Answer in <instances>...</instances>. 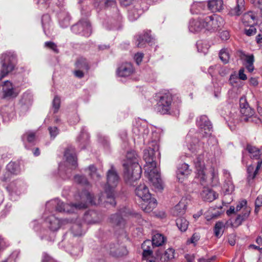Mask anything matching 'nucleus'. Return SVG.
Instances as JSON below:
<instances>
[{
  "label": "nucleus",
  "mask_w": 262,
  "mask_h": 262,
  "mask_svg": "<svg viewBox=\"0 0 262 262\" xmlns=\"http://www.w3.org/2000/svg\"><path fill=\"white\" fill-rule=\"evenodd\" d=\"M80 198L82 202L80 203L76 204H63L58 199L52 200L48 202L46 204V211L44 214L46 223L48 224L49 228L52 231H57L59 229L62 224L68 223L69 222L68 219H64L61 222L54 215H51L47 216V211L52 212L55 210L58 212H63L67 213H73L75 210L87 208L88 204L96 205V203L93 200V196L89 192L84 191L81 195Z\"/></svg>",
  "instance_id": "nucleus-1"
},
{
  "label": "nucleus",
  "mask_w": 262,
  "mask_h": 262,
  "mask_svg": "<svg viewBox=\"0 0 262 262\" xmlns=\"http://www.w3.org/2000/svg\"><path fill=\"white\" fill-rule=\"evenodd\" d=\"M196 170V177L202 185L215 186L219 184L218 171L214 168H210L206 173L205 169L203 156L200 155L194 161Z\"/></svg>",
  "instance_id": "nucleus-2"
},
{
  "label": "nucleus",
  "mask_w": 262,
  "mask_h": 262,
  "mask_svg": "<svg viewBox=\"0 0 262 262\" xmlns=\"http://www.w3.org/2000/svg\"><path fill=\"white\" fill-rule=\"evenodd\" d=\"M106 182L104 186V192L99 198L100 202L108 203L114 206L115 188L120 180L119 176L114 166L111 165V168L106 172Z\"/></svg>",
  "instance_id": "nucleus-3"
},
{
  "label": "nucleus",
  "mask_w": 262,
  "mask_h": 262,
  "mask_svg": "<svg viewBox=\"0 0 262 262\" xmlns=\"http://www.w3.org/2000/svg\"><path fill=\"white\" fill-rule=\"evenodd\" d=\"M123 165L124 168V179L126 182L131 184L140 178L142 169L138 164V156L135 151L127 152Z\"/></svg>",
  "instance_id": "nucleus-4"
},
{
  "label": "nucleus",
  "mask_w": 262,
  "mask_h": 262,
  "mask_svg": "<svg viewBox=\"0 0 262 262\" xmlns=\"http://www.w3.org/2000/svg\"><path fill=\"white\" fill-rule=\"evenodd\" d=\"M135 192L136 195L144 202L142 208L145 212H150L156 207V200L151 198L148 187L144 183L138 185L136 188Z\"/></svg>",
  "instance_id": "nucleus-5"
},
{
  "label": "nucleus",
  "mask_w": 262,
  "mask_h": 262,
  "mask_svg": "<svg viewBox=\"0 0 262 262\" xmlns=\"http://www.w3.org/2000/svg\"><path fill=\"white\" fill-rule=\"evenodd\" d=\"M157 102L156 108L161 114H166L170 112L173 100L172 94L167 90L161 91L155 95Z\"/></svg>",
  "instance_id": "nucleus-6"
},
{
  "label": "nucleus",
  "mask_w": 262,
  "mask_h": 262,
  "mask_svg": "<svg viewBox=\"0 0 262 262\" xmlns=\"http://www.w3.org/2000/svg\"><path fill=\"white\" fill-rule=\"evenodd\" d=\"M16 62V55L12 52H6L2 54L0 57L1 69L0 81L12 71Z\"/></svg>",
  "instance_id": "nucleus-7"
},
{
  "label": "nucleus",
  "mask_w": 262,
  "mask_h": 262,
  "mask_svg": "<svg viewBox=\"0 0 262 262\" xmlns=\"http://www.w3.org/2000/svg\"><path fill=\"white\" fill-rule=\"evenodd\" d=\"M144 168L145 173L152 185L159 189H162V180L155 160L146 162Z\"/></svg>",
  "instance_id": "nucleus-8"
},
{
  "label": "nucleus",
  "mask_w": 262,
  "mask_h": 262,
  "mask_svg": "<svg viewBox=\"0 0 262 262\" xmlns=\"http://www.w3.org/2000/svg\"><path fill=\"white\" fill-rule=\"evenodd\" d=\"M132 216L141 220V215L138 213L133 212L129 208L124 207L122 208L119 213L113 214L110 217L111 222L116 226L124 227L125 224V221L123 216Z\"/></svg>",
  "instance_id": "nucleus-9"
},
{
  "label": "nucleus",
  "mask_w": 262,
  "mask_h": 262,
  "mask_svg": "<svg viewBox=\"0 0 262 262\" xmlns=\"http://www.w3.org/2000/svg\"><path fill=\"white\" fill-rule=\"evenodd\" d=\"M224 24L223 18L217 15H213L204 18L205 30L211 32L218 31Z\"/></svg>",
  "instance_id": "nucleus-10"
},
{
  "label": "nucleus",
  "mask_w": 262,
  "mask_h": 262,
  "mask_svg": "<svg viewBox=\"0 0 262 262\" xmlns=\"http://www.w3.org/2000/svg\"><path fill=\"white\" fill-rule=\"evenodd\" d=\"M0 88L1 98L4 99L15 98L20 91V88L15 83H2Z\"/></svg>",
  "instance_id": "nucleus-11"
},
{
  "label": "nucleus",
  "mask_w": 262,
  "mask_h": 262,
  "mask_svg": "<svg viewBox=\"0 0 262 262\" xmlns=\"http://www.w3.org/2000/svg\"><path fill=\"white\" fill-rule=\"evenodd\" d=\"M196 125L199 128L200 134L203 137L211 135L212 125L206 115H201L196 120Z\"/></svg>",
  "instance_id": "nucleus-12"
},
{
  "label": "nucleus",
  "mask_w": 262,
  "mask_h": 262,
  "mask_svg": "<svg viewBox=\"0 0 262 262\" xmlns=\"http://www.w3.org/2000/svg\"><path fill=\"white\" fill-rule=\"evenodd\" d=\"M71 30L75 34H79L86 37L89 36L92 33L90 24L86 19L80 20L72 27Z\"/></svg>",
  "instance_id": "nucleus-13"
},
{
  "label": "nucleus",
  "mask_w": 262,
  "mask_h": 262,
  "mask_svg": "<svg viewBox=\"0 0 262 262\" xmlns=\"http://www.w3.org/2000/svg\"><path fill=\"white\" fill-rule=\"evenodd\" d=\"M240 112L243 120L249 121V117L254 115V110L250 107L245 97L239 100Z\"/></svg>",
  "instance_id": "nucleus-14"
},
{
  "label": "nucleus",
  "mask_w": 262,
  "mask_h": 262,
  "mask_svg": "<svg viewBox=\"0 0 262 262\" xmlns=\"http://www.w3.org/2000/svg\"><path fill=\"white\" fill-rule=\"evenodd\" d=\"M135 72V69L130 62L122 63L116 70V74L119 77H126L129 76Z\"/></svg>",
  "instance_id": "nucleus-15"
},
{
  "label": "nucleus",
  "mask_w": 262,
  "mask_h": 262,
  "mask_svg": "<svg viewBox=\"0 0 262 262\" xmlns=\"http://www.w3.org/2000/svg\"><path fill=\"white\" fill-rule=\"evenodd\" d=\"M151 146L152 147L149 146L144 151L143 158L145 162L149 163L150 161L155 160V154L158 152L159 147L156 142H153Z\"/></svg>",
  "instance_id": "nucleus-16"
},
{
  "label": "nucleus",
  "mask_w": 262,
  "mask_h": 262,
  "mask_svg": "<svg viewBox=\"0 0 262 262\" xmlns=\"http://www.w3.org/2000/svg\"><path fill=\"white\" fill-rule=\"evenodd\" d=\"M205 29L204 18L199 17L191 19L189 21V30L192 32H199Z\"/></svg>",
  "instance_id": "nucleus-17"
},
{
  "label": "nucleus",
  "mask_w": 262,
  "mask_h": 262,
  "mask_svg": "<svg viewBox=\"0 0 262 262\" xmlns=\"http://www.w3.org/2000/svg\"><path fill=\"white\" fill-rule=\"evenodd\" d=\"M189 201L186 198H182L179 203L172 209V213L174 216H181L185 214Z\"/></svg>",
  "instance_id": "nucleus-18"
},
{
  "label": "nucleus",
  "mask_w": 262,
  "mask_h": 262,
  "mask_svg": "<svg viewBox=\"0 0 262 262\" xmlns=\"http://www.w3.org/2000/svg\"><path fill=\"white\" fill-rule=\"evenodd\" d=\"M190 170L189 166L186 163L180 164L177 171V178L178 181L182 183L184 179L190 174Z\"/></svg>",
  "instance_id": "nucleus-19"
},
{
  "label": "nucleus",
  "mask_w": 262,
  "mask_h": 262,
  "mask_svg": "<svg viewBox=\"0 0 262 262\" xmlns=\"http://www.w3.org/2000/svg\"><path fill=\"white\" fill-rule=\"evenodd\" d=\"M241 59L243 61V65L249 72L252 73L254 70V62L255 61L253 54H242Z\"/></svg>",
  "instance_id": "nucleus-20"
},
{
  "label": "nucleus",
  "mask_w": 262,
  "mask_h": 262,
  "mask_svg": "<svg viewBox=\"0 0 262 262\" xmlns=\"http://www.w3.org/2000/svg\"><path fill=\"white\" fill-rule=\"evenodd\" d=\"M64 157L67 162L71 166V170L75 169L77 166V158L72 148H67L64 152Z\"/></svg>",
  "instance_id": "nucleus-21"
},
{
  "label": "nucleus",
  "mask_w": 262,
  "mask_h": 262,
  "mask_svg": "<svg viewBox=\"0 0 262 262\" xmlns=\"http://www.w3.org/2000/svg\"><path fill=\"white\" fill-rule=\"evenodd\" d=\"M186 142L188 143V148L192 152H198V151L200 149L201 145L199 143L198 139L195 138L191 139L190 135L188 134L186 136Z\"/></svg>",
  "instance_id": "nucleus-22"
},
{
  "label": "nucleus",
  "mask_w": 262,
  "mask_h": 262,
  "mask_svg": "<svg viewBox=\"0 0 262 262\" xmlns=\"http://www.w3.org/2000/svg\"><path fill=\"white\" fill-rule=\"evenodd\" d=\"M57 17L61 27L66 28L69 26L70 17L68 12L61 11L58 13Z\"/></svg>",
  "instance_id": "nucleus-23"
},
{
  "label": "nucleus",
  "mask_w": 262,
  "mask_h": 262,
  "mask_svg": "<svg viewBox=\"0 0 262 262\" xmlns=\"http://www.w3.org/2000/svg\"><path fill=\"white\" fill-rule=\"evenodd\" d=\"M203 199L208 202H212L218 197V194L213 190L205 187L201 193Z\"/></svg>",
  "instance_id": "nucleus-24"
},
{
  "label": "nucleus",
  "mask_w": 262,
  "mask_h": 262,
  "mask_svg": "<svg viewBox=\"0 0 262 262\" xmlns=\"http://www.w3.org/2000/svg\"><path fill=\"white\" fill-rule=\"evenodd\" d=\"M150 31L145 32L143 34L138 36L136 41V45L138 47H142L146 42H150L152 40L151 36L150 34Z\"/></svg>",
  "instance_id": "nucleus-25"
},
{
  "label": "nucleus",
  "mask_w": 262,
  "mask_h": 262,
  "mask_svg": "<svg viewBox=\"0 0 262 262\" xmlns=\"http://www.w3.org/2000/svg\"><path fill=\"white\" fill-rule=\"evenodd\" d=\"M208 7L213 12L220 11L223 9V2L222 0H209L208 2Z\"/></svg>",
  "instance_id": "nucleus-26"
},
{
  "label": "nucleus",
  "mask_w": 262,
  "mask_h": 262,
  "mask_svg": "<svg viewBox=\"0 0 262 262\" xmlns=\"http://www.w3.org/2000/svg\"><path fill=\"white\" fill-rule=\"evenodd\" d=\"M246 150L250 154L251 158L256 160H259L261 155V150L254 146L248 144L246 147Z\"/></svg>",
  "instance_id": "nucleus-27"
},
{
  "label": "nucleus",
  "mask_w": 262,
  "mask_h": 262,
  "mask_svg": "<svg viewBox=\"0 0 262 262\" xmlns=\"http://www.w3.org/2000/svg\"><path fill=\"white\" fill-rule=\"evenodd\" d=\"M155 245L152 244V242L150 240H146L143 242L142 245V248L143 249V256L146 257L152 254V249Z\"/></svg>",
  "instance_id": "nucleus-28"
},
{
  "label": "nucleus",
  "mask_w": 262,
  "mask_h": 262,
  "mask_svg": "<svg viewBox=\"0 0 262 262\" xmlns=\"http://www.w3.org/2000/svg\"><path fill=\"white\" fill-rule=\"evenodd\" d=\"M75 66L77 69L84 70L85 72H88L90 69L87 60L83 57H80L77 60Z\"/></svg>",
  "instance_id": "nucleus-29"
},
{
  "label": "nucleus",
  "mask_w": 262,
  "mask_h": 262,
  "mask_svg": "<svg viewBox=\"0 0 262 262\" xmlns=\"http://www.w3.org/2000/svg\"><path fill=\"white\" fill-rule=\"evenodd\" d=\"M256 17L252 12H249L244 14L243 22L245 25L251 26L254 24Z\"/></svg>",
  "instance_id": "nucleus-30"
},
{
  "label": "nucleus",
  "mask_w": 262,
  "mask_h": 262,
  "mask_svg": "<svg viewBox=\"0 0 262 262\" xmlns=\"http://www.w3.org/2000/svg\"><path fill=\"white\" fill-rule=\"evenodd\" d=\"M244 0H237L236 7L231 10V14L239 15L244 10Z\"/></svg>",
  "instance_id": "nucleus-31"
},
{
  "label": "nucleus",
  "mask_w": 262,
  "mask_h": 262,
  "mask_svg": "<svg viewBox=\"0 0 262 262\" xmlns=\"http://www.w3.org/2000/svg\"><path fill=\"white\" fill-rule=\"evenodd\" d=\"M225 227L224 222L218 221L216 223L214 227V233L216 237L219 238L222 235Z\"/></svg>",
  "instance_id": "nucleus-32"
},
{
  "label": "nucleus",
  "mask_w": 262,
  "mask_h": 262,
  "mask_svg": "<svg viewBox=\"0 0 262 262\" xmlns=\"http://www.w3.org/2000/svg\"><path fill=\"white\" fill-rule=\"evenodd\" d=\"M152 244L155 247L161 246L166 241V237L162 234H155L152 238Z\"/></svg>",
  "instance_id": "nucleus-33"
},
{
  "label": "nucleus",
  "mask_w": 262,
  "mask_h": 262,
  "mask_svg": "<svg viewBox=\"0 0 262 262\" xmlns=\"http://www.w3.org/2000/svg\"><path fill=\"white\" fill-rule=\"evenodd\" d=\"M176 224L182 232L185 231L188 226V222L184 217H179L176 220Z\"/></svg>",
  "instance_id": "nucleus-34"
},
{
  "label": "nucleus",
  "mask_w": 262,
  "mask_h": 262,
  "mask_svg": "<svg viewBox=\"0 0 262 262\" xmlns=\"http://www.w3.org/2000/svg\"><path fill=\"white\" fill-rule=\"evenodd\" d=\"M213 69L216 70L217 71V73L221 76L225 75L228 72V70L225 67H223L220 64H216L209 67L208 72L210 74H212L213 73L212 70Z\"/></svg>",
  "instance_id": "nucleus-35"
},
{
  "label": "nucleus",
  "mask_w": 262,
  "mask_h": 262,
  "mask_svg": "<svg viewBox=\"0 0 262 262\" xmlns=\"http://www.w3.org/2000/svg\"><path fill=\"white\" fill-rule=\"evenodd\" d=\"M174 250L172 248L167 249L164 253L161 256V260L163 261H167L174 258Z\"/></svg>",
  "instance_id": "nucleus-36"
},
{
  "label": "nucleus",
  "mask_w": 262,
  "mask_h": 262,
  "mask_svg": "<svg viewBox=\"0 0 262 262\" xmlns=\"http://www.w3.org/2000/svg\"><path fill=\"white\" fill-rule=\"evenodd\" d=\"M7 169L12 174H17L19 172V166L17 163L11 162L7 165Z\"/></svg>",
  "instance_id": "nucleus-37"
},
{
  "label": "nucleus",
  "mask_w": 262,
  "mask_h": 262,
  "mask_svg": "<svg viewBox=\"0 0 262 262\" xmlns=\"http://www.w3.org/2000/svg\"><path fill=\"white\" fill-rule=\"evenodd\" d=\"M219 57L223 63H228L230 58L229 50L227 49H222L220 52Z\"/></svg>",
  "instance_id": "nucleus-38"
},
{
  "label": "nucleus",
  "mask_w": 262,
  "mask_h": 262,
  "mask_svg": "<svg viewBox=\"0 0 262 262\" xmlns=\"http://www.w3.org/2000/svg\"><path fill=\"white\" fill-rule=\"evenodd\" d=\"M204 9V5L201 2L193 3L190 8L191 12L192 14H197Z\"/></svg>",
  "instance_id": "nucleus-39"
},
{
  "label": "nucleus",
  "mask_w": 262,
  "mask_h": 262,
  "mask_svg": "<svg viewBox=\"0 0 262 262\" xmlns=\"http://www.w3.org/2000/svg\"><path fill=\"white\" fill-rule=\"evenodd\" d=\"M60 98L57 96H55L53 100L52 105V109L54 114H56L58 112L60 107Z\"/></svg>",
  "instance_id": "nucleus-40"
},
{
  "label": "nucleus",
  "mask_w": 262,
  "mask_h": 262,
  "mask_svg": "<svg viewBox=\"0 0 262 262\" xmlns=\"http://www.w3.org/2000/svg\"><path fill=\"white\" fill-rule=\"evenodd\" d=\"M90 175L94 180L98 181L100 178V175L97 172L96 168L93 165H90L89 167Z\"/></svg>",
  "instance_id": "nucleus-41"
},
{
  "label": "nucleus",
  "mask_w": 262,
  "mask_h": 262,
  "mask_svg": "<svg viewBox=\"0 0 262 262\" xmlns=\"http://www.w3.org/2000/svg\"><path fill=\"white\" fill-rule=\"evenodd\" d=\"M74 181L79 184L82 185H88L89 182L87 179L83 176L81 175H76L74 177Z\"/></svg>",
  "instance_id": "nucleus-42"
},
{
  "label": "nucleus",
  "mask_w": 262,
  "mask_h": 262,
  "mask_svg": "<svg viewBox=\"0 0 262 262\" xmlns=\"http://www.w3.org/2000/svg\"><path fill=\"white\" fill-rule=\"evenodd\" d=\"M22 140L24 141L25 140L29 143H32L34 142L35 139V133L33 132H27L22 136Z\"/></svg>",
  "instance_id": "nucleus-43"
},
{
  "label": "nucleus",
  "mask_w": 262,
  "mask_h": 262,
  "mask_svg": "<svg viewBox=\"0 0 262 262\" xmlns=\"http://www.w3.org/2000/svg\"><path fill=\"white\" fill-rule=\"evenodd\" d=\"M72 231L75 236H80L83 234L81 226L77 224H75L72 226Z\"/></svg>",
  "instance_id": "nucleus-44"
},
{
  "label": "nucleus",
  "mask_w": 262,
  "mask_h": 262,
  "mask_svg": "<svg viewBox=\"0 0 262 262\" xmlns=\"http://www.w3.org/2000/svg\"><path fill=\"white\" fill-rule=\"evenodd\" d=\"M249 213L250 211L247 210L245 212L239 214L235 220V223L238 225L241 224L244 221L248 218Z\"/></svg>",
  "instance_id": "nucleus-45"
},
{
  "label": "nucleus",
  "mask_w": 262,
  "mask_h": 262,
  "mask_svg": "<svg viewBox=\"0 0 262 262\" xmlns=\"http://www.w3.org/2000/svg\"><path fill=\"white\" fill-rule=\"evenodd\" d=\"M82 245L81 244H79L77 246L73 247L71 254L73 256H78L82 253Z\"/></svg>",
  "instance_id": "nucleus-46"
},
{
  "label": "nucleus",
  "mask_w": 262,
  "mask_h": 262,
  "mask_svg": "<svg viewBox=\"0 0 262 262\" xmlns=\"http://www.w3.org/2000/svg\"><path fill=\"white\" fill-rule=\"evenodd\" d=\"M89 139V135L87 133L82 131L80 136L78 137V141L81 143L84 144H86L88 142V141Z\"/></svg>",
  "instance_id": "nucleus-47"
},
{
  "label": "nucleus",
  "mask_w": 262,
  "mask_h": 262,
  "mask_svg": "<svg viewBox=\"0 0 262 262\" xmlns=\"http://www.w3.org/2000/svg\"><path fill=\"white\" fill-rule=\"evenodd\" d=\"M45 47L50 50H52L55 53L59 52V50L57 48V45L52 41H47L45 43Z\"/></svg>",
  "instance_id": "nucleus-48"
},
{
  "label": "nucleus",
  "mask_w": 262,
  "mask_h": 262,
  "mask_svg": "<svg viewBox=\"0 0 262 262\" xmlns=\"http://www.w3.org/2000/svg\"><path fill=\"white\" fill-rule=\"evenodd\" d=\"M110 254L113 255V256H122L124 254V255L126 254L127 250H126V248L124 247V252L121 253L120 251L118 250V249H117V250L113 249L112 248V247H111L110 250Z\"/></svg>",
  "instance_id": "nucleus-49"
},
{
  "label": "nucleus",
  "mask_w": 262,
  "mask_h": 262,
  "mask_svg": "<svg viewBox=\"0 0 262 262\" xmlns=\"http://www.w3.org/2000/svg\"><path fill=\"white\" fill-rule=\"evenodd\" d=\"M255 212L257 213L259 211V208L262 206V195H259L255 201Z\"/></svg>",
  "instance_id": "nucleus-50"
},
{
  "label": "nucleus",
  "mask_w": 262,
  "mask_h": 262,
  "mask_svg": "<svg viewBox=\"0 0 262 262\" xmlns=\"http://www.w3.org/2000/svg\"><path fill=\"white\" fill-rule=\"evenodd\" d=\"M254 167L253 165H250L247 167V172H248V177L247 180L249 183H250V181L253 180L254 178H252V174L254 171Z\"/></svg>",
  "instance_id": "nucleus-51"
},
{
  "label": "nucleus",
  "mask_w": 262,
  "mask_h": 262,
  "mask_svg": "<svg viewBox=\"0 0 262 262\" xmlns=\"http://www.w3.org/2000/svg\"><path fill=\"white\" fill-rule=\"evenodd\" d=\"M48 129L51 138H54L59 133V130L57 127H49Z\"/></svg>",
  "instance_id": "nucleus-52"
},
{
  "label": "nucleus",
  "mask_w": 262,
  "mask_h": 262,
  "mask_svg": "<svg viewBox=\"0 0 262 262\" xmlns=\"http://www.w3.org/2000/svg\"><path fill=\"white\" fill-rule=\"evenodd\" d=\"M135 10H131L128 12V18L130 20L134 21L136 20L139 16L138 13H135Z\"/></svg>",
  "instance_id": "nucleus-53"
},
{
  "label": "nucleus",
  "mask_w": 262,
  "mask_h": 262,
  "mask_svg": "<svg viewBox=\"0 0 262 262\" xmlns=\"http://www.w3.org/2000/svg\"><path fill=\"white\" fill-rule=\"evenodd\" d=\"M245 34L248 36H252L256 33V28L252 25L250 26L249 29H246L245 30Z\"/></svg>",
  "instance_id": "nucleus-54"
},
{
  "label": "nucleus",
  "mask_w": 262,
  "mask_h": 262,
  "mask_svg": "<svg viewBox=\"0 0 262 262\" xmlns=\"http://www.w3.org/2000/svg\"><path fill=\"white\" fill-rule=\"evenodd\" d=\"M50 19V16L48 14L43 15L42 17V25L45 31L46 28L48 27V23Z\"/></svg>",
  "instance_id": "nucleus-55"
},
{
  "label": "nucleus",
  "mask_w": 262,
  "mask_h": 262,
  "mask_svg": "<svg viewBox=\"0 0 262 262\" xmlns=\"http://www.w3.org/2000/svg\"><path fill=\"white\" fill-rule=\"evenodd\" d=\"M86 73H88V72L84 71V70L79 69H77V70L73 71L74 75L79 78L83 77Z\"/></svg>",
  "instance_id": "nucleus-56"
},
{
  "label": "nucleus",
  "mask_w": 262,
  "mask_h": 262,
  "mask_svg": "<svg viewBox=\"0 0 262 262\" xmlns=\"http://www.w3.org/2000/svg\"><path fill=\"white\" fill-rule=\"evenodd\" d=\"M144 54L142 53H137L135 55L134 59L138 65H139L141 63Z\"/></svg>",
  "instance_id": "nucleus-57"
},
{
  "label": "nucleus",
  "mask_w": 262,
  "mask_h": 262,
  "mask_svg": "<svg viewBox=\"0 0 262 262\" xmlns=\"http://www.w3.org/2000/svg\"><path fill=\"white\" fill-rule=\"evenodd\" d=\"M261 164H262V160L259 159L258 160V161L257 162L256 167L255 169H254L255 170H254L253 173L252 174V178H255L256 176L258 173V171L259 169H260V168L261 166Z\"/></svg>",
  "instance_id": "nucleus-58"
},
{
  "label": "nucleus",
  "mask_w": 262,
  "mask_h": 262,
  "mask_svg": "<svg viewBox=\"0 0 262 262\" xmlns=\"http://www.w3.org/2000/svg\"><path fill=\"white\" fill-rule=\"evenodd\" d=\"M220 37L223 40H227L230 37V34L228 31H223L220 33Z\"/></svg>",
  "instance_id": "nucleus-59"
},
{
  "label": "nucleus",
  "mask_w": 262,
  "mask_h": 262,
  "mask_svg": "<svg viewBox=\"0 0 262 262\" xmlns=\"http://www.w3.org/2000/svg\"><path fill=\"white\" fill-rule=\"evenodd\" d=\"M238 78L242 80L247 79V76L245 74V70L243 68L241 69L238 72Z\"/></svg>",
  "instance_id": "nucleus-60"
},
{
  "label": "nucleus",
  "mask_w": 262,
  "mask_h": 262,
  "mask_svg": "<svg viewBox=\"0 0 262 262\" xmlns=\"http://www.w3.org/2000/svg\"><path fill=\"white\" fill-rule=\"evenodd\" d=\"M247 205V201L246 200H243L239 202V203L236 205V211H238L241 210V209L244 207H245Z\"/></svg>",
  "instance_id": "nucleus-61"
},
{
  "label": "nucleus",
  "mask_w": 262,
  "mask_h": 262,
  "mask_svg": "<svg viewBox=\"0 0 262 262\" xmlns=\"http://www.w3.org/2000/svg\"><path fill=\"white\" fill-rule=\"evenodd\" d=\"M247 121L253 122L255 124H259L261 122L260 119L257 117L256 116H254V115H252L251 117H250L249 120Z\"/></svg>",
  "instance_id": "nucleus-62"
},
{
  "label": "nucleus",
  "mask_w": 262,
  "mask_h": 262,
  "mask_svg": "<svg viewBox=\"0 0 262 262\" xmlns=\"http://www.w3.org/2000/svg\"><path fill=\"white\" fill-rule=\"evenodd\" d=\"M215 256H212L211 257L208 258L202 257L199 259L198 262H212L215 259Z\"/></svg>",
  "instance_id": "nucleus-63"
},
{
  "label": "nucleus",
  "mask_w": 262,
  "mask_h": 262,
  "mask_svg": "<svg viewBox=\"0 0 262 262\" xmlns=\"http://www.w3.org/2000/svg\"><path fill=\"white\" fill-rule=\"evenodd\" d=\"M42 262H54V260L50 256L45 253L43 255Z\"/></svg>",
  "instance_id": "nucleus-64"
}]
</instances>
